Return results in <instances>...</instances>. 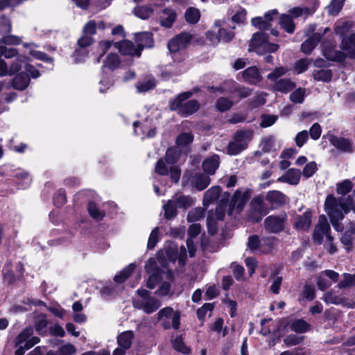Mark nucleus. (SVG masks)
<instances>
[{"instance_id": "1", "label": "nucleus", "mask_w": 355, "mask_h": 355, "mask_svg": "<svg viewBox=\"0 0 355 355\" xmlns=\"http://www.w3.org/2000/svg\"><path fill=\"white\" fill-rule=\"evenodd\" d=\"M354 207V200L349 196L346 199H336L332 194H329L324 203L325 211L334 228L338 232H342L344 229L343 224L340 223L344 218V214H347Z\"/></svg>"}, {"instance_id": "2", "label": "nucleus", "mask_w": 355, "mask_h": 355, "mask_svg": "<svg viewBox=\"0 0 355 355\" xmlns=\"http://www.w3.org/2000/svg\"><path fill=\"white\" fill-rule=\"evenodd\" d=\"M193 94L191 92H185L179 94L175 98L168 101V107L171 111H178V114L189 116L196 113L200 108V103L197 100H190L184 103Z\"/></svg>"}, {"instance_id": "3", "label": "nucleus", "mask_w": 355, "mask_h": 355, "mask_svg": "<svg viewBox=\"0 0 355 355\" xmlns=\"http://www.w3.org/2000/svg\"><path fill=\"white\" fill-rule=\"evenodd\" d=\"M279 45L268 41V35L263 32H257L252 35L250 43V51L263 55L266 53H274L279 49Z\"/></svg>"}, {"instance_id": "4", "label": "nucleus", "mask_w": 355, "mask_h": 355, "mask_svg": "<svg viewBox=\"0 0 355 355\" xmlns=\"http://www.w3.org/2000/svg\"><path fill=\"white\" fill-rule=\"evenodd\" d=\"M252 132L250 130H238L234 137V140L229 143L227 153L230 155H236L247 148L248 142L251 140Z\"/></svg>"}, {"instance_id": "5", "label": "nucleus", "mask_w": 355, "mask_h": 355, "mask_svg": "<svg viewBox=\"0 0 355 355\" xmlns=\"http://www.w3.org/2000/svg\"><path fill=\"white\" fill-rule=\"evenodd\" d=\"M287 221V215L285 212L279 215H271L266 217L263 221V226L266 232L278 234L285 229Z\"/></svg>"}, {"instance_id": "6", "label": "nucleus", "mask_w": 355, "mask_h": 355, "mask_svg": "<svg viewBox=\"0 0 355 355\" xmlns=\"http://www.w3.org/2000/svg\"><path fill=\"white\" fill-rule=\"evenodd\" d=\"M268 207L261 197H255L250 205L248 220L253 223L261 221L263 216L268 214Z\"/></svg>"}, {"instance_id": "7", "label": "nucleus", "mask_w": 355, "mask_h": 355, "mask_svg": "<svg viewBox=\"0 0 355 355\" xmlns=\"http://www.w3.org/2000/svg\"><path fill=\"white\" fill-rule=\"evenodd\" d=\"M347 24L337 26L335 28V33L340 36L342 40L341 48L347 51L350 57H353L355 55V33L347 36Z\"/></svg>"}, {"instance_id": "8", "label": "nucleus", "mask_w": 355, "mask_h": 355, "mask_svg": "<svg viewBox=\"0 0 355 355\" xmlns=\"http://www.w3.org/2000/svg\"><path fill=\"white\" fill-rule=\"evenodd\" d=\"M161 305V301L154 296L135 300L133 302V306L135 309L142 310L146 314H150L155 312L159 309Z\"/></svg>"}, {"instance_id": "9", "label": "nucleus", "mask_w": 355, "mask_h": 355, "mask_svg": "<svg viewBox=\"0 0 355 355\" xmlns=\"http://www.w3.org/2000/svg\"><path fill=\"white\" fill-rule=\"evenodd\" d=\"M192 40V35L188 33L182 32L172 38L168 43V49L171 53H176L186 49Z\"/></svg>"}, {"instance_id": "10", "label": "nucleus", "mask_w": 355, "mask_h": 355, "mask_svg": "<svg viewBox=\"0 0 355 355\" xmlns=\"http://www.w3.org/2000/svg\"><path fill=\"white\" fill-rule=\"evenodd\" d=\"M248 200L247 196L243 193L239 189H237L230 202L228 214L232 215L234 213L239 214L243 209Z\"/></svg>"}, {"instance_id": "11", "label": "nucleus", "mask_w": 355, "mask_h": 355, "mask_svg": "<svg viewBox=\"0 0 355 355\" xmlns=\"http://www.w3.org/2000/svg\"><path fill=\"white\" fill-rule=\"evenodd\" d=\"M279 12L277 9L268 11L263 16L257 17L252 19V24L261 30L271 29L270 22L277 17Z\"/></svg>"}, {"instance_id": "12", "label": "nucleus", "mask_w": 355, "mask_h": 355, "mask_svg": "<svg viewBox=\"0 0 355 355\" xmlns=\"http://www.w3.org/2000/svg\"><path fill=\"white\" fill-rule=\"evenodd\" d=\"M330 225L324 215H320L318 219V223L315 225L313 233V239L318 244H321L323 241V236L327 232H330Z\"/></svg>"}, {"instance_id": "13", "label": "nucleus", "mask_w": 355, "mask_h": 355, "mask_svg": "<svg viewBox=\"0 0 355 355\" xmlns=\"http://www.w3.org/2000/svg\"><path fill=\"white\" fill-rule=\"evenodd\" d=\"M330 144L340 152L352 153L353 152V141L352 139L335 135H329Z\"/></svg>"}, {"instance_id": "14", "label": "nucleus", "mask_w": 355, "mask_h": 355, "mask_svg": "<svg viewBox=\"0 0 355 355\" xmlns=\"http://www.w3.org/2000/svg\"><path fill=\"white\" fill-rule=\"evenodd\" d=\"M135 40L137 43V52L140 54L144 48H152L154 46L153 34L150 32L135 33Z\"/></svg>"}, {"instance_id": "15", "label": "nucleus", "mask_w": 355, "mask_h": 355, "mask_svg": "<svg viewBox=\"0 0 355 355\" xmlns=\"http://www.w3.org/2000/svg\"><path fill=\"white\" fill-rule=\"evenodd\" d=\"M114 46L119 50V53L123 55L140 57L141 54L137 52V47L130 40H123L115 42Z\"/></svg>"}, {"instance_id": "16", "label": "nucleus", "mask_w": 355, "mask_h": 355, "mask_svg": "<svg viewBox=\"0 0 355 355\" xmlns=\"http://www.w3.org/2000/svg\"><path fill=\"white\" fill-rule=\"evenodd\" d=\"M266 199L274 209L283 206L286 202V196L283 193L276 190L268 191Z\"/></svg>"}, {"instance_id": "17", "label": "nucleus", "mask_w": 355, "mask_h": 355, "mask_svg": "<svg viewBox=\"0 0 355 355\" xmlns=\"http://www.w3.org/2000/svg\"><path fill=\"white\" fill-rule=\"evenodd\" d=\"M220 166V157L214 154L207 157L202 162V166L207 175H214Z\"/></svg>"}, {"instance_id": "18", "label": "nucleus", "mask_w": 355, "mask_h": 355, "mask_svg": "<svg viewBox=\"0 0 355 355\" xmlns=\"http://www.w3.org/2000/svg\"><path fill=\"white\" fill-rule=\"evenodd\" d=\"M312 213L306 211L302 215H297L295 218L294 226L298 230H307L311 225Z\"/></svg>"}, {"instance_id": "19", "label": "nucleus", "mask_w": 355, "mask_h": 355, "mask_svg": "<svg viewBox=\"0 0 355 355\" xmlns=\"http://www.w3.org/2000/svg\"><path fill=\"white\" fill-rule=\"evenodd\" d=\"M302 172L300 169L290 168L286 173L279 177L277 181L281 182H286L292 185H297L300 180Z\"/></svg>"}, {"instance_id": "20", "label": "nucleus", "mask_w": 355, "mask_h": 355, "mask_svg": "<svg viewBox=\"0 0 355 355\" xmlns=\"http://www.w3.org/2000/svg\"><path fill=\"white\" fill-rule=\"evenodd\" d=\"M244 80L249 84L255 85L262 80V76L257 67H250L243 71Z\"/></svg>"}, {"instance_id": "21", "label": "nucleus", "mask_w": 355, "mask_h": 355, "mask_svg": "<svg viewBox=\"0 0 355 355\" xmlns=\"http://www.w3.org/2000/svg\"><path fill=\"white\" fill-rule=\"evenodd\" d=\"M295 86V83L292 81L290 78H280L275 82L273 88L275 91L287 94L293 91Z\"/></svg>"}, {"instance_id": "22", "label": "nucleus", "mask_w": 355, "mask_h": 355, "mask_svg": "<svg viewBox=\"0 0 355 355\" xmlns=\"http://www.w3.org/2000/svg\"><path fill=\"white\" fill-rule=\"evenodd\" d=\"M30 80L28 74L22 71L13 78L12 86L15 89L23 91L28 86Z\"/></svg>"}, {"instance_id": "23", "label": "nucleus", "mask_w": 355, "mask_h": 355, "mask_svg": "<svg viewBox=\"0 0 355 355\" xmlns=\"http://www.w3.org/2000/svg\"><path fill=\"white\" fill-rule=\"evenodd\" d=\"M291 331L297 333L303 334L307 332L311 329V325L303 319H294L291 320L286 324Z\"/></svg>"}, {"instance_id": "24", "label": "nucleus", "mask_w": 355, "mask_h": 355, "mask_svg": "<svg viewBox=\"0 0 355 355\" xmlns=\"http://www.w3.org/2000/svg\"><path fill=\"white\" fill-rule=\"evenodd\" d=\"M134 338V333L132 331H125L120 334L117 336V343L119 347L116 349H123L124 351L128 350L132 346V340Z\"/></svg>"}, {"instance_id": "25", "label": "nucleus", "mask_w": 355, "mask_h": 355, "mask_svg": "<svg viewBox=\"0 0 355 355\" xmlns=\"http://www.w3.org/2000/svg\"><path fill=\"white\" fill-rule=\"evenodd\" d=\"M322 38L320 33H314L311 37L306 40L301 45V50L306 54H309L318 44Z\"/></svg>"}, {"instance_id": "26", "label": "nucleus", "mask_w": 355, "mask_h": 355, "mask_svg": "<svg viewBox=\"0 0 355 355\" xmlns=\"http://www.w3.org/2000/svg\"><path fill=\"white\" fill-rule=\"evenodd\" d=\"M171 200L173 201V204L178 209H187L194 203L193 198L190 196L176 195Z\"/></svg>"}, {"instance_id": "27", "label": "nucleus", "mask_w": 355, "mask_h": 355, "mask_svg": "<svg viewBox=\"0 0 355 355\" xmlns=\"http://www.w3.org/2000/svg\"><path fill=\"white\" fill-rule=\"evenodd\" d=\"M279 24L287 33L292 34L295 30V24L292 17L288 14H282L279 17Z\"/></svg>"}, {"instance_id": "28", "label": "nucleus", "mask_w": 355, "mask_h": 355, "mask_svg": "<svg viewBox=\"0 0 355 355\" xmlns=\"http://www.w3.org/2000/svg\"><path fill=\"white\" fill-rule=\"evenodd\" d=\"M220 187L214 186L207 190L204 194L203 205H208L217 200L220 195Z\"/></svg>"}, {"instance_id": "29", "label": "nucleus", "mask_w": 355, "mask_h": 355, "mask_svg": "<svg viewBox=\"0 0 355 355\" xmlns=\"http://www.w3.org/2000/svg\"><path fill=\"white\" fill-rule=\"evenodd\" d=\"M209 175L199 173L196 174L192 180V182L194 184L196 188L202 191L204 190L210 183Z\"/></svg>"}, {"instance_id": "30", "label": "nucleus", "mask_w": 355, "mask_h": 355, "mask_svg": "<svg viewBox=\"0 0 355 355\" xmlns=\"http://www.w3.org/2000/svg\"><path fill=\"white\" fill-rule=\"evenodd\" d=\"M318 6V3H315V5L311 9L307 7H294L288 10V15H290L292 18H297L301 17L302 15H309L313 14Z\"/></svg>"}, {"instance_id": "31", "label": "nucleus", "mask_w": 355, "mask_h": 355, "mask_svg": "<svg viewBox=\"0 0 355 355\" xmlns=\"http://www.w3.org/2000/svg\"><path fill=\"white\" fill-rule=\"evenodd\" d=\"M121 59L116 53H109L104 61L103 67L114 71L119 67Z\"/></svg>"}, {"instance_id": "32", "label": "nucleus", "mask_w": 355, "mask_h": 355, "mask_svg": "<svg viewBox=\"0 0 355 355\" xmlns=\"http://www.w3.org/2000/svg\"><path fill=\"white\" fill-rule=\"evenodd\" d=\"M135 268V265L134 263H130L125 268H123L119 274H116L114 280L115 282L121 284L123 283L133 272Z\"/></svg>"}, {"instance_id": "33", "label": "nucleus", "mask_w": 355, "mask_h": 355, "mask_svg": "<svg viewBox=\"0 0 355 355\" xmlns=\"http://www.w3.org/2000/svg\"><path fill=\"white\" fill-rule=\"evenodd\" d=\"M184 17L187 22L195 24L199 21L200 13L198 9L190 7L186 10Z\"/></svg>"}, {"instance_id": "34", "label": "nucleus", "mask_w": 355, "mask_h": 355, "mask_svg": "<svg viewBox=\"0 0 355 355\" xmlns=\"http://www.w3.org/2000/svg\"><path fill=\"white\" fill-rule=\"evenodd\" d=\"M163 209L164 210V218L167 220L174 218L178 214V208L171 199L163 206Z\"/></svg>"}, {"instance_id": "35", "label": "nucleus", "mask_w": 355, "mask_h": 355, "mask_svg": "<svg viewBox=\"0 0 355 355\" xmlns=\"http://www.w3.org/2000/svg\"><path fill=\"white\" fill-rule=\"evenodd\" d=\"M313 78L318 81L329 82L332 78V72L330 69H319L313 73Z\"/></svg>"}, {"instance_id": "36", "label": "nucleus", "mask_w": 355, "mask_h": 355, "mask_svg": "<svg viewBox=\"0 0 355 355\" xmlns=\"http://www.w3.org/2000/svg\"><path fill=\"white\" fill-rule=\"evenodd\" d=\"M180 150L177 148H169L165 154V161L168 164H175L179 159Z\"/></svg>"}, {"instance_id": "37", "label": "nucleus", "mask_w": 355, "mask_h": 355, "mask_svg": "<svg viewBox=\"0 0 355 355\" xmlns=\"http://www.w3.org/2000/svg\"><path fill=\"white\" fill-rule=\"evenodd\" d=\"M173 347L178 352H181L184 354H188L190 352V349L187 347L184 343L183 342L182 338L181 336H176L172 340Z\"/></svg>"}, {"instance_id": "38", "label": "nucleus", "mask_w": 355, "mask_h": 355, "mask_svg": "<svg viewBox=\"0 0 355 355\" xmlns=\"http://www.w3.org/2000/svg\"><path fill=\"white\" fill-rule=\"evenodd\" d=\"M279 272V269L277 268L274 272H271L270 277L275 278L274 282L272 285L270 286V291L274 294H279V289L282 282V277H276Z\"/></svg>"}, {"instance_id": "39", "label": "nucleus", "mask_w": 355, "mask_h": 355, "mask_svg": "<svg viewBox=\"0 0 355 355\" xmlns=\"http://www.w3.org/2000/svg\"><path fill=\"white\" fill-rule=\"evenodd\" d=\"M288 71V69L284 67H276L272 70V71L267 75V78L270 81L274 82V83H275L277 80L280 79V77L284 76Z\"/></svg>"}, {"instance_id": "40", "label": "nucleus", "mask_w": 355, "mask_h": 355, "mask_svg": "<svg viewBox=\"0 0 355 355\" xmlns=\"http://www.w3.org/2000/svg\"><path fill=\"white\" fill-rule=\"evenodd\" d=\"M87 209L91 217L96 220H100L105 216V213L103 211H101L97 208L96 205L92 201L88 202Z\"/></svg>"}, {"instance_id": "41", "label": "nucleus", "mask_w": 355, "mask_h": 355, "mask_svg": "<svg viewBox=\"0 0 355 355\" xmlns=\"http://www.w3.org/2000/svg\"><path fill=\"white\" fill-rule=\"evenodd\" d=\"M218 35L219 39H216L215 42H229L234 37V33L232 31L224 28H219L218 31Z\"/></svg>"}, {"instance_id": "42", "label": "nucleus", "mask_w": 355, "mask_h": 355, "mask_svg": "<svg viewBox=\"0 0 355 355\" xmlns=\"http://www.w3.org/2000/svg\"><path fill=\"white\" fill-rule=\"evenodd\" d=\"M232 105V101L225 97L218 98L216 102V107L221 112L229 110Z\"/></svg>"}, {"instance_id": "43", "label": "nucleus", "mask_w": 355, "mask_h": 355, "mask_svg": "<svg viewBox=\"0 0 355 355\" xmlns=\"http://www.w3.org/2000/svg\"><path fill=\"white\" fill-rule=\"evenodd\" d=\"M205 209L202 207H196L190 211L187 214V220L189 222H196L200 220L204 217Z\"/></svg>"}, {"instance_id": "44", "label": "nucleus", "mask_w": 355, "mask_h": 355, "mask_svg": "<svg viewBox=\"0 0 355 355\" xmlns=\"http://www.w3.org/2000/svg\"><path fill=\"white\" fill-rule=\"evenodd\" d=\"M305 97V89L299 87L293 91L289 96L290 101L294 103H302Z\"/></svg>"}, {"instance_id": "45", "label": "nucleus", "mask_w": 355, "mask_h": 355, "mask_svg": "<svg viewBox=\"0 0 355 355\" xmlns=\"http://www.w3.org/2000/svg\"><path fill=\"white\" fill-rule=\"evenodd\" d=\"M193 140V136L189 132H183L176 138V144L179 146L185 147L190 144Z\"/></svg>"}, {"instance_id": "46", "label": "nucleus", "mask_w": 355, "mask_h": 355, "mask_svg": "<svg viewBox=\"0 0 355 355\" xmlns=\"http://www.w3.org/2000/svg\"><path fill=\"white\" fill-rule=\"evenodd\" d=\"M345 0H331L327 7L328 12L331 15H336L342 9Z\"/></svg>"}, {"instance_id": "47", "label": "nucleus", "mask_w": 355, "mask_h": 355, "mask_svg": "<svg viewBox=\"0 0 355 355\" xmlns=\"http://www.w3.org/2000/svg\"><path fill=\"white\" fill-rule=\"evenodd\" d=\"M33 334V329L32 327L25 328L16 338V346L21 345L26 340H28Z\"/></svg>"}, {"instance_id": "48", "label": "nucleus", "mask_w": 355, "mask_h": 355, "mask_svg": "<svg viewBox=\"0 0 355 355\" xmlns=\"http://www.w3.org/2000/svg\"><path fill=\"white\" fill-rule=\"evenodd\" d=\"M171 285L168 282H164L159 286L158 289L155 291V294L159 297H163L165 296L173 295V293L171 291Z\"/></svg>"}, {"instance_id": "49", "label": "nucleus", "mask_w": 355, "mask_h": 355, "mask_svg": "<svg viewBox=\"0 0 355 355\" xmlns=\"http://www.w3.org/2000/svg\"><path fill=\"white\" fill-rule=\"evenodd\" d=\"M352 286H355V275L345 273L344 279L338 284V288H344Z\"/></svg>"}, {"instance_id": "50", "label": "nucleus", "mask_w": 355, "mask_h": 355, "mask_svg": "<svg viewBox=\"0 0 355 355\" xmlns=\"http://www.w3.org/2000/svg\"><path fill=\"white\" fill-rule=\"evenodd\" d=\"M159 232V227H155L152 230V232L149 236L148 244H147V248L148 250H153L155 248L157 243L158 242Z\"/></svg>"}, {"instance_id": "51", "label": "nucleus", "mask_w": 355, "mask_h": 355, "mask_svg": "<svg viewBox=\"0 0 355 355\" xmlns=\"http://www.w3.org/2000/svg\"><path fill=\"white\" fill-rule=\"evenodd\" d=\"M25 60L24 57H17L16 59L12 62L8 68L9 76H12L18 72L21 68V64Z\"/></svg>"}, {"instance_id": "52", "label": "nucleus", "mask_w": 355, "mask_h": 355, "mask_svg": "<svg viewBox=\"0 0 355 355\" xmlns=\"http://www.w3.org/2000/svg\"><path fill=\"white\" fill-rule=\"evenodd\" d=\"M134 13L138 17L146 19L153 14V10L144 6H139L134 10Z\"/></svg>"}, {"instance_id": "53", "label": "nucleus", "mask_w": 355, "mask_h": 355, "mask_svg": "<svg viewBox=\"0 0 355 355\" xmlns=\"http://www.w3.org/2000/svg\"><path fill=\"white\" fill-rule=\"evenodd\" d=\"M21 42L20 37L12 35H4L0 39V44L2 43L6 45H17Z\"/></svg>"}, {"instance_id": "54", "label": "nucleus", "mask_w": 355, "mask_h": 355, "mask_svg": "<svg viewBox=\"0 0 355 355\" xmlns=\"http://www.w3.org/2000/svg\"><path fill=\"white\" fill-rule=\"evenodd\" d=\"M352 188V184L349 180H345L343 182L337 184V193L341 195H345L349 193Z\"/></svg>"}, {"instance_id": "55", "label": "nucleus", "mask_w": 355, "mask_h": 355, "mask_svg": "<svg viewBox=\"0 0 355 355\" xmlns=\"http://www.w3.org/2000/svg\"><path fill=\"white\" fill-rule=\"evenodd\" d=\"M66 202L67 197L65 191L62 189L58 190L53 197L54 205L56 207H60L64 205L66 203Z\"/></svg>"}, {"instance_id": "56", "label": "nucleus", "mask_w": 355, "mask_h": 355, "mask_svg": "<svg viewBox=\"0 0 355 355\" xmlns=\"http://www.w3.org/2000/svg\"><path fill=\"white\" fill-rule=\"evenodd\" d=\"M302 295L304 298L306 299L309 301L313 300L315 297V288L313 286L306 284L304 286Z\"/></svg>"}, {"instance_id": "57", "label": "nucleus", "mask_w": 355, "mask_h": 355, "mask_svg": "<svg viewBox=\"0 0 355 355\" xmlns=\"http://www.w3.org/2000/svg\"><path fill=\"white\" fill-rule=\"evenodd\" d=\"M317 164L315 162H311L305 165L302 174L306 178L311 177L317 171Z\"/></svg>"}, {"instance_id": "58", "label": "nucleus", "mask_w": 355, "mask_h": 355, "mask_svg": "<svg viewBox=\"0 0 355 355\" xmlns=\"http://www.w3.org/2000/svg\"><path fill=\"white\" fill-rule=\"evenodd\" d=\"M310 62L306 58H302L297 60L294 64V69L297 74L304 72L309 65Z\"/></svg>"}, {"instance_id": "59", "label": "nucleus", "mask_w": 355, "mask_h": 355, "mask_svg": "<svg viewBox=\"0 0 355 355\" xmlns=\"http://www.w3.org/2000/svg\"><path fill=\"white\" fill-rule=\"evenodd\" d=\"M136 87L139 92H146L153 89L155 87V83L154 80H148L146 82L137 83Z\"/></svg>"}, {"instance_id": "60", "label": "nucleus", "mask_w": 355, "mask_h": 355, "mask_svg": "<svg viewBox=\"0 0 355 355\" xmlns=\"http://www.w3.org/2000/svg\"><path fill=\"white\" fill-rule=\"evenodd\" d=\"M277 116L270 114H263L261 116V122L260 125L263 128L269 127L273 125L277 119Z\"/></svg>"}, {"instance_id": "61", "label": "nucleus", "mask_w": 355, "mask_h": 355, "mask_svg": "<svg viewBox=\"0 0 355 355\" xmlns=\"http://www.w3.org/2000/svg\"><path fill=\"white\" fill-rule=\"evenodd\" d=\"M322 300L327 304H340V296L335 295L331 292H327L324 294Z\"/></svg>"}, {"instance_id": "62", "label": "nucleus", "mask_w": 355, "mask_h": 355, "mask_svg": "<svg viewBox=\"0 0 355 355\" xmlns=\"http://www.w3.org/2000/svg\"><path fill=\"white\" fill-rule=\"evenodd\" d=\"M302 340L303 337L290 334L284 339V343L287 346H293L300 344Z\"/></svg>"}, {"instance_id": "63", "label": "nucleus", "mask_w": 355, "mask_h": 355, "mask_svg": "<svg viewBox=\"0 0 355 355\" xmlns=\"http://www.w3.org/2000/svg\"><path fill=\"white\" fill-rule=\"evenodd\" d=\"M309 133L306 130H302L298 132L295 138L296 146L301 148L308 140Z\"/></svg>"}, {"instance_id": "64", "label": "nucleus", "mask_w": 355, "mask_h": 355, "mask_svg": "<svg viewBox=\"0 0 355 355\" xmlns=\"http://www.w3.org/2000/svg\"><path fill=\"white\" fill-rule=\"evenodd\" d=\"M100 293L101 296L104 298L112 297L116 293L115 286L112 283H110L109 284L104 286Z\"/></svg>"}]
</instances>
